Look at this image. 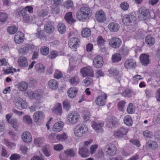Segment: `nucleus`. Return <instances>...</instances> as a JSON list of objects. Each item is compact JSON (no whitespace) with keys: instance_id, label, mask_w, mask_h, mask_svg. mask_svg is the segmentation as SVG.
<instances>
[{"instance_id":"nucleus-45","label":"nucleus","mask_w":160,"mask_h":160,"mask_svg":"<svg viewBox=\"0 0 160 160\" xmlns=\"http://www.w3.org/2000/svg\"><path fill=\"white\" fill-rule=\"evenodd\" d=\"M63 107L67 111H68L71 107V104L69 101L65 100L63 102Z\"/></svg>"},{"instance_id":"nucleus-17","label":"nucleus","mask_w":160,"mask_h":160,"mask_svg":"<svg viewBox=\"0 0 160 160\" xmlns=\"http://www.w3.org/2000/svg\"><path fill=\"white\" fill-rule=\"evenodd\" d=\"M80 43V42L78 38H73L69 39L68 45L71 48L76 49L78 47Z\"/></svg>"},{"instance_id":"nucleus-40","label":"nucleus","mask_w":160,"mask_h":160,"mask_svg":"<svg viewBox=\"0 0 160 160\" xmlns=\"http://www.w3.org/2000/svg\"><path fill=\"white\" fill-rule=\"evenodd\" d=\"M22 121L28 124H31L32 123V120L30 116L28 115L23 116Z\"/></svg>"},{"instance_id":"nucleus-56","label":"nucleus","mask_w":160,"mask_h":160,"mask_svg":"<svg viewBox=\"0 0 160 160\" xmlns=\"http://www.w3.org/2000/svg\"><path fill=\"white\" fill-rule=\"evenodd\" d=\"M126 102L124 101H121L119 102L118 103V108L120 111H123V108L125 107Z\"/></svg>"},{"instance_id":"nucleus-63","label":"nucleus","mask_w":160,"mask_h":160,"mask_svg":"<svg viewBox=\"0 0 160 160\" xmlns=\"http://www.w3.org/2000/svg\"><path fill=\"white\" fill-rule=\"evenodd\" d=\"M128 50L127 48L125 47H122L120 50V52L122 54L125 56L128 54Z\"/></svg>"},{"instance_id":"nucleus-23","label":"nucleus","mask_w":160,"mask_h":160,"mask_svg":"<svg viewBox=\"0 0 160 160\" xmlns=\"http://www.w3.org/2000/svg\"><path fill=\"white\" fill-rule=\"evenodd\" d=\"M63 122L62 121L56 123L53 127V131L56 132L61 131L63 128Z\"/></svg>"},{"instance_id":"nucleus-64","label":"nucleus","mask_w":160,"mask_h":160,"mask_svg":"<svg viewBox=\"0 0 160 160\" xmlns=\"http://www.w3.org/2000/svg\"><path fill=\"white\" fill-rule=\"evenodd\" d=\"M62 74L61 71L58 70H55L54 74V78L57 79L60 78L62 77Z\"/></svg>"},{"instance_id":"nucleus-47","label":"nucleus","mask_w":160,"mask_h":160,"mask_svg":"<svg viewBox=\"0 0 160 160\" xmlns=\"http://www.w3.org/2000/svg\"><path fill=\"white\" fill-rule=\"evenodd\" d=\"M8 17V14L5 12H0V21L2 22H5Z\"/></svg>"},{"instance_id":"nucleus-27","label":"nucleus","mask_w":160,"mask_h":160,"mask_svg":"<svg viewBox=\"0 0 160 160\" xmlns=\"http://www.w3.org/2000/svg\"><path fill=\"white\" fill-rule=\"evenodd\" d=\"M78 90L75 87L71 88L68 91V94L70 98H74L77 94Z\"/></svg>"},{"instance_id":"nucleus-3","label":"nucleus","mask_w":160,"mask_h":160,"mask_svg":"<svg viewBox=\"0 0 160 160\" xmlns=\"http://www.w3.org/2000/svg\"><path fill=\"white\" fill-rule=\"evenodd\" d=\"M88 131L87 126L84 125L79 124L77 126L74 131L75 135L78 137L83 136Z\"/></svg>"},{"instance_id":"nucleus-1","label":"nucleus","mask_w":160,"mask_h":160,"mask_svg":"<svg viewBox=\"0 0 160 160\" xmlns=\"http://www.w3.org/2000/svg\"><path fill=\"white\" fill-rule=\"evenodd\" d=\"M92 15V11L88 7H82L77 12L76 17L77 18L81 21L89 19Z\"/></svg>"},{"instance_id":"nucleus-62","label":"nucleus","mask_w":160,"mask_h":160,"mask_svg":"<svg viewBox=\"0 0 160 160\" xmlns=\"http://www.w3.org/2000/svg\"><path fill=\"white\" fill-rule=\"evenodd\" d=\"M36 36L38 38L41 39H42L44 36V32L41 31L40 30L38 29L37 32L36 33Z\"/></svg>"},{"instance_id":"nucleus-54","label":"nucleus","mask_w":160,"mask_h":160,"mask_svg":"<svg viewBox=\"0 0 160 160\" xmlns=\"http://www.w3.org/2000/svg\"><path fill=\"white\" fill-rule=\"evenodd\" d=\"M58 55V52L56 51L52 50L51 51L50 55L48 56L50 59H54Z\"/></svg>"},{"instance_id":"nucleus-41","label":"nucleus","mask_w":160,"mask_h":160,"mask_svg":"<svg viewBox=\"0 0 160 160\" xmlns=\"http://www.w3.org/2000/svg\"><path fill=\"white\" fill-rule=\"evenodd\" d=\"M16 14L20 17L22 16V17L27 14V12L25 11L24 8L23 9L20 8H18L16 10Z\"/></svg>"},{"instance_id":"nucleus-20","label":"nucleus","mask_w":160,"mask_h":160,"mask_svg":"<svg viewBox=\"0 0 160 160\" xmlns=\"http://www.w3.org/2000/svg\"><path fill=\"white\" fill-rule=\"evenodd\" d=\"M44 29L47 33H51L54 30L53 23L51 22H48L44 25Z\"/></svg>"},{"instance_id":"nucleus-46","label":"nucleus","mask_w":160,"mask_h":160,"mask_svg":"<svg viewBox=\"0 0 160 160\" xmlns=\"http://www.w3.org/2000/svg\"><path fill=\"white\" fill-rule=\"evenodd\" d=\"M7 30L9 33L14 34L17 31L18 28L14 26H11L8 28Z\"/></svg>"},{"instance_id":"nucleus-60","label":"nucleus","mask_w":160,"mask_h":160,"mask_svg":"<svg viewBox=\"0 0 160 160\" xmlns=\"http://www.w3.org/2000/svg\"><path fill=\"white\" fill-rule=\"evenodd\" d=\"M109 74L117 76L118 75L119 72L118 70L114 69H111L108 70Z\"/></svg>"},{"instance_id":"nucleus-22","label":"nucleus","mask_w":160,"mask_h":160,"mask_svg":"<svg viewBox=\"0 0 160 160\" xmlns=\"http://www.w3.org/2000/svg\"><path fill=\"white\" fill-rule=\"evenodd\" d=\"M18 62L19 67H27L28 65L27 58L26 57H20L18 58Z\"/></svg>"},{"instance_id":"nucleus-5","label":"nucleus","mask_w":160,"mask_h":160,"mask_svg":"<svg viewBox=\"0 0 160 160\" xmlns=\"http://www.w3.org/2000/svg\"><path fill=\"white\" fill-rule=\"evenodd\" d=\"M136 18L134 15L127 14L124 16L122 18V22L127 26H131L136 23Z\"/></svg>"},{"instance_id":"nucleus-32","label":"nucleus","mask_w":160,"mask_h":160,"mask_svg":"<svg viewBox=\"0 0 160 160\" xmlns=\"http://www.w3.org/2000/svg\"><path fill=\"white\" fill-rule=\"evenodd\" d=\"M48 85L51 89H55L58 87V82L55 80L51 79L49 81Z\"/></svg>"},{"instance_id":"nucleus-43","label":"nucleus","mask_w":160,"mask_h":160,"mask_svg":"<svg viewBox=\"0 0 160 160\" xmlns=\"http://www.w3.org/2000/svg\"><path fill=\"white\" fill-rule=\"evenodd\" d=\"M58 31L61 34L64 33L66 31V27L64 24L62 23H59L58 26Z\"/></svg>"},{"instance_id":"nucleus-2","label":"nucleus","mask_w":160,"mask_h":160,"mask_svg":"<svg viewBox=\"0 0 160 160\" xmlns=\"http://www.w3.org/2000/svg\"><path fill=\"white\" fill-rule=\"evenodd\" d=\"M103 150L107 155L110 156L115 155L117 151L115 146L112 143H108L106 145L103 147Z\"/></svg>"},{"instance_id":"nucleus-57","label":"nucleus","mask_w":160,"mask_h":160,"mask_svg":"<svg viewBox=\"0 0 160 160\" xmlns=\"http://www.w3.org/2000/svg\"><path fill=\"white\" fill-rule=\"evenodd\" d=\"M97 43L99 46H103L105 42V40L101 36H99L97 39Z\"/></svg>"},{"instance_id":"nucleus-53","label":"nucleus","mask_w":160,"mask_h":160,"mask_svg":"<svg viewBox=\"0 0 160 160\" xmlns=\"http://www.w3.org/2000/svg\"><path fill=\"white\" fill-rule=\"evenodd\" d=\"M48 13V12L46 9H42L39 11L38 14L39 17H44L47 15Z\"/></svg>"},{"instance_id":"nucleus-15","label":"nucleus","mask_w":160,"mask_h":160,"mask_svg":"<svg viewBox=\"0 0 160 160\" xmlns=\"http://www.w3.org/2000/svg\"><path fill=\"white\" fill-rule=\"evenodd\" d=\"M124 66L127 69H133L136 67V62L132 59H128L124 62Z\"/></svg>"},{"instance_id":"nucleus-30","label":"nucleus","mask_w":160,"mask_h":160,"mask_svg":"<svg viewBox=\"0 0 160 160\" xmlns=\"http://www.w3.org/2000/svg\"><path fill=\"white\" fill-rule=\"evenodd\" d=\"M52 112L53 113L57 115H61L62 113V105L60 103H58L54 107V108L52 109Z\"/></svg>"},{"instance_id":"nucleus-44","label":"nucleus","mask_w":160,"mask_h":160,"mask_svg":"<svg viewBox=\"0 0 160 160\" xmlns=\"http://www.w3.org/2000/svg\"><path fill=\"white\" fill-rule=\"evenodd\" d=\"M40 50L41 53L44 55H47L49 53V48L45 46L41 48Z\"/></svg>"},{"instance_id":"nucleus-31","label":"nucleus","mask_w":160,"mask_h":160,"mask_svg":"<svg viewBox=\"0 0 160 160\" xmlns=\"http://www.w3.org/2000/svg\"><path fill=\"white\" fill-rule=\"evenodd\" d=\"M33 117L34 121L37 122L43 118V114L42 112L38 111L34 114Z\"/></svg>"},{"instance_id":"nucleus-25","label":"nucleus","mask_w":160,"mask_h":160,"mask_svg":"<svg viewBox=\"0 0 160 160\" xmlns=\"http://www.w3.org/2000/svg\"><path fill=\"white\" fill-rule=\"evenodd\" d=\"M109 30L112 32H114L118 31L119 28V24L115 22H111L108 26Z\"/></svg>"},{"instance_id":"nucleus-13","label":"nucleus","mask_w":160,"mask_h":160,"mask_svg":"<svg viewBox=\"0 0 160 160\" xmlns=\"http://www.w3.org/2000/svg\"><path fill=\"white\" fill-rule=\"evenodd\" d=\"M81 73L83 77L87 76L93 77L94 73L93 69L90 67L83 68L80 70Z\"/></svg>"},{"instance_id":"nucleus-16","label":"nucleus","mask_w":160,"mask_h":160,"mask_svg":"<svg viewBox=\"0 0 160 160\" xmlns=\"http://www.w3.org/2000/svg\"><path fill=\"white\" fill-rule=\"evenodd\" d=\"M93 64L95 67L99 68L102 67L103 64L102 57L99 55H97L93 60Z\"/></svg>"},{"instance_id":"nucleus-7","label":"nucleus","mask_w":160,"mask_h":160,"mask_svg":"<svg viewBox=\"0 0 160 160\" xmlns=\"http://www.w3.org/2000/svg\"><path fill=\"white\" fill-rule=\"evenodd\" d=\"M105 122L107 127L112 128L117 124L118 120L114 117L109 116L105 119Z\"/></svg>"},{"instance_id":"nucleus-18","label":"nucleus","mask_w":160,"mask_h":160,"mask_svg":"<svg viewBox=\"0 0 160 160\" xmlns=\"http://www.w3.org/2000/svg\"><path fill=\"white\" fill-rule=\"evenodd\" d=\"M42 93L40 90L34 91L33 92L30 93L29 97L31 99H35L36 100H39L42 98Z\"/></svg>"},{"instance_id":"nucleus-36","label":"nucleus","mask_w":160,"mask_h":160,"mask_svg":"<svg viewBox=\"0 0 160 160\" xmlns=\"http://www.w3.org/2000/svg\"><path fill=\"white\" fill-rule=\"evenodd\" d=\"M80 79L77 76L72 77L69 80L70 83L73 85H76L80 82Z\"/></svg>"},{"instance_id":"nucleus-4","label":"nucleus","mask_w":160,"mask_h":160,"mask_svg":"<svg viewBox=\"0 0 160 160\" xmlns=\"http://www.w3.org/2000/svg\"><path fill=\"white\" fill-rule=\"evenodd\" d=\"M13 102L15 107L20 110L26 108L28 106L26 101L19 97L15 98L14 99Z\"/></svg>"},{"instance_id":"nucleus-59","label":"nucleus","mask_w":160,"mask_h":160,"mask_svg":"<svg viewBox=\"0 0 160 160\" xmlns=\"http://www.w3.org/2000/svg\"><path fill=\"white\" fill-rule=\"evenodd\" d=\"M127 111L129 113H132L134 112L135 110L133 107V104L132 103L129 104L128 107Z\"/></svg>"},{"instance_id":"nucleus-58","label":"nucleus","mask_w":160,"mask_h":160,"mask_svg":"<svg viewBox=\"0 0 160 160\" xmlns=\"http://www.w3.org/2000/svg\"><path fill=\"white\" fill-rule=\"evenodd\" d=\"M68 136L66 133L64 132L62 134L57 136V139L59 140H65L68 139Z\"/></svg>"},{"instance_id":"nucleus-19","label":"nucleus","mask_w":160,"mask_h":160,"mask_svg":"<svg viewBox=\"0 0 160 160\" xmlns=\"http://www.w3.org/2000/svg\"><path fill=\"white\" fill-rule=\"evenodd\" d=\"M149 57V55L145 54H142L140 55V61L142 65L146 66L150 63Z\"/></svg>"},{"instance_id":"nucleus-39","label":"nucleus","mask_w":160,"mask_h":160,"mask_svg":"<svg viewBox=\"0 0 160 160\" xmlns=\"http://www.w3.org/2000/svg\"><path fill=\"white\" fill-rule=\"evenodd\" d=\"M112 62H116L121 61V57L120 54L116 53L112 55Z\"/></svg>"},{"instance_id":"nucleus-12","label":"nucleus","mask_w":160,"mask_h":160,"mask_svg":"<svg viewBox=\"0 0 160 160\" xmlns=\"http://www.w3.org/2000/svg\"><path fill=\"white\" fill-rule=\"evenodd\" d=\"M107 97V95L105 93L99 95L97 98L95 100L96 104L99 106L104 105Z\"/></svg>"},{"instance_id":"nucleus-26","label":"nucleus","mask_w":160,"mask_h":160,"mask_svg":"<svg viewBox=\"0 0 160 160\" xmlns=\"http://www.w3.org/2000/svg\"><path fill=\"white\" fill-rule=\"evenodd\" d=\"M42 150L46 157H48L50 156L51 149L49 145H46L43 146L42 148Z\"/></svg>"},{"instance_id":"nucleus-34","label":"nucleus","mask_w":160,"mask_h":160,"mask_svg":"<svg viewBox=\"0 0 160 160\" xmlns=\"http://www.w3.org/2000/svg\"><path fill=\"white\" fill-rule=\"evenodd\" d=\"M124 123L128 126H131L132 124V120L131 116L127 115L125 116L124 118Z\"/></svg>"},{"instance_id":"nucleus-35","label":"nucleus","mask_w":160,"mask_h":160,"mask_svg":"<svg viewBox=\"0 0 160 160\" xmlns=\"http://www.w3.org/2000/svg\"><path fill=\"white\" fill-rule=\"evenodd\" d=\"M91 34V30L88 28H85L83 29L81 32L82 36L84 38H88Z\"/></svg>"},{"instance_id":"nucleus-50","label":"nucleus","mask_w":160,"mask_h":160,"mask_svg":"<svg viewBox=\"0 0 160 160\" xmlns=\"http://www.w3.org/2000/svg\"><path fill=\"white\" fill-rule=\"evenodd\" d=\"M121 94L124 97H131L132 92L129 89H127L122 92Z\"/></svg>"},{"instance_id":"nucleus-61","label":"nucleus","mask_w":160,"mask_h":160,"mask_svg":"<svg viewBox=\"0 0 160 160\" xmlns=\"http://www.w3.org/2000/svg\"><path fill=\"white\" fill-rule=\"evenodd\" d=\"M98 148L97 144L92 145L90 148V151L92 154H93L96 152L97 149Z\"/></svg>"},{"instance_id":"nucleus-9","label":"nucleus","mask_w":160,"mask_h":160,"mask_svg":"<svg viewBox=\"0 0 160 160\" xmlns=\"http://www.w3.org/2000/svg\"><path fill=\"white\" fill-rule=\"evenodd\" d=\"M104 125L103 122H95L93 121L92 122V126L95 131L97 132L102 133L103 130L102 127Z\"/></svg>"},{"instance_id":"nucleus-38","label":"nucleus","mask_w":160,"mask_h":160,"mask_svg":"<svg viewBox=\"0 0 160 160\" xmlns=\"http://www.w3.org/2000/svg\"><path fill=\"white\" fill-rule=\"evenodd\" d=\"M35 70L38 72H43L44 71V67L41 63H38L35 65Z\"/></svg>"},{"instance_id":"nucleus-29","label":"nucleus","mask_w":160,"mask_h":160,"mask_svg":"<svg viewBox=\"0 0 160 160\" xmlns=\"http://www.w3.org/2000/svg\"><path fill=\"white\" fill-rule=\"evenodd\" d=\"M65 19L69 24H72L76 22V20L72 18V13L70 12L66 14L65 16Z\"/></svg>"},{"instance_id":"nucleus-21","label":"nucleus","mask_w":160,"mask_h":160,"mask_svg":"<svg viewBox=\"0 0 160 160\" xmlns=\"http://www.w3.org/2000/svg\"><path fill=\"white\" fill-rule=\"evenodd\" d=\"M24 36L23 33L21 32H18L14 37V41L18 44L21 43L24 40Z\"/></svg>"},{"instance_id":"nucleus-52","label":"nucleus","mask_w":160,"mask_h":160,"mask_svg":"<svg viewBox=\"0 0 160 160\" xmlns=\"http://www.w3.org/2000/svg\"><path fill=\"white\" fill-rule=\"evenodd\" d=\"M95 156L98 159H102L104 158V152L102 149H98Z\"/></svg>"},{"instance_id":"nucleus-8","label":"nucleus","mask_w":160,"mask_h":160,"mask_svg":"<svg viewBox=\"0 0 160 160\" xmlns=\"http://www.w3.org/2000/svg\"><path fill=\"white\" fill-rule=\"evenodd\" d=\"M122 41L117 37H113L110 39L109 41V44L112 48L115 49L119 48L121 45Z\"/></svg>"},{"instance_id":"nucleus-10","label":"nucleus","mask_w":160,"mask_h":160,"mask_svg":"<svg viewBox=\"0 0 160 160\" xmlns=\"http://www.w3.org/2000/svg\"><path fill=\"white\" fill-rule=\"evenodd\" d=\"M79 117L78 113L77 112L70 113L68 115V120L70 124H74L78 120Z\"/></svg>"},{"instance_id":"nucleus-33","label":"nucleus","mask_w":160,"mask_h":160,"mask_svg":"<svg viewBox=\"0 0 160 160\" xmlns=\"http://www.w3.org/2000/svg\"><path fill=\"white\" fill-rule=\"evenodd\" d=\"M22 138V140H32V136L30 133L27 131H25L22 133L21 135Z\"/></svg>"},{"instance_id":"nucleus-11","label":"nucleus","mask_w":160,"mask_h":160,"mask_svg":"<svg viewBox=\"0 0 160 160\" xmlns=\"http://www.w3.org/2000/svg\"><path fill=\"white\" fill-rule=\"evenodd\" d=\"M128 132V129L123 127L118 129L114 133V136L116 138L121 139L126 135Z\"/></svg>"},{"instance_id":"nucleus-55","label":"nucleus","mask_w":160,"mask_h":160,"mask_svg":"<svg viewBox=\"0 0 160 160\" xmlns=\"http://www.w3.org/2000/svg\"><path fill=\"white\" fill-rule=\"evenodd\" d=\"M143 135L146 138H151L153 136L152 132L148 130H146L143 132Z\"/></svg>"},{"instance_id":"nucleus-6","label":"nucleus","mask_w":160,"mask_h":160,"mask_svg":"<svg viewBox=\"0 0 160 160\" xmlns=\"http://www.w3.org/2000/svg\"><path fill=\"white\" fill-rule=\"evenodd\" d=\"M138 17L141 20H146L150 18L149 11L145 8H141L138 11Z\"/></svg>"},{"instance_id":"nucleus-24","label":"nucleus","mask_w":160,"mask_h":160,"mask_svg":"<svg viewBox=\"0 0 160 160\" xmlns=\"http://www.w3.org/2000/svg\"><path fill=\"white\" fill-rule=\"evenodd\" d=\"M79 153L81 157L85 158L88 157L89 152L88 148L83 147L79 149Z\"/></svg>"},{"instance_id":"nucleus-28","label":"nucleus","mask_w":160,"mask_h":160,"mask_svg":"<svg viewBox=\"0 0 160 160\" xmlns=\"http://www.w3.org/2000/svg\"><path fill=\"white\" fill-rule=\"evenodd\" d=\"M146 43L149 46L153 45L155 42V39L151 35H148L145 38Z\"/></svg>"},{"instance_id":"nucleus-42","label":"nucleus","mask_w":160,"mask_h":160,"mask_svg":"<svg viewBox=\"0 0 160 160\" xmlns=\"http://www.w3.org/2000/svg\"><path fill=\"white\" fill-rule=\"evenodd\" d=\"M28 87V84L26 82H22L20 83L19 88L21 91H24L27 89Z\"/></svg>"},{"instance_id":"nucleus-48","label":"nucleus","mask_w":160,"mask_h":160,"mask_svg":"<svg viewBox=\"0 0 160 160\" xmlns=\"http://www.w3.org/2000/svg\"><path fill=\"white\" fill-rule=\"evenodd\" d=\"M93 82L92 79L89 78H86L83 81V83L85 86H88L90 84H92Z\"/></svg>"},{"instance_id":"nucleus-51","label":"nucleus","mask_w":160,"mask_h":160,"mask_svg":"<svg viewBox=\"0 0 160 160\" xmlns=\"http://www.w3.org/2000/svg\"><path fill=\"white\" fill-rule=\"evenodd\" d=\"M63 6L67 9H69L73 7V2L71 0H68L63 3Z\"/></svg>"},{"instance_id":"nucleus-14","label":"nucleus","mask_w":160,"mask_h":160,"mask_svg":"<svg viewBox=\"0 0 160 160\" xmlns=\"http://www.w3.org/2000/svg\"><path fill=\"white\" fill-rule=\"evenodd\" d=\"M95 18L97 21L99 22H103L106 20L105 13L102 10H100L96 12Z\"/></svg>"},{"instance_id":"nucleus-37","label":"nucleus","mask_w":160,"mask_h":160,"mask_svg":"<svg viewBox=\"0 0 160 160\" xmlns=\"http://www.w3.org/2000/svg\"><path fill=\"white\" fill-rule=\"evenodd\" d=\"M150 142H147V146L152 149H155L158 147V145L156 142L152 141H150Z\"/></svg>"},{"instance_id":"nucleus-49","label":"nucleus","mask_w":160,"mask_h":160,"mask_svg":"<svg viewBox=\"0 0 160 160\" xmlns=\"http://www.w3.org/2000/svg\"><path fill=\"white\" fill-rule=\"evenodd\" d=\"M65 153L67 155L71 157H75L76 156V153L74 150L72 149L67 150L64 151Z\"/></svg>"}]
</instances>
